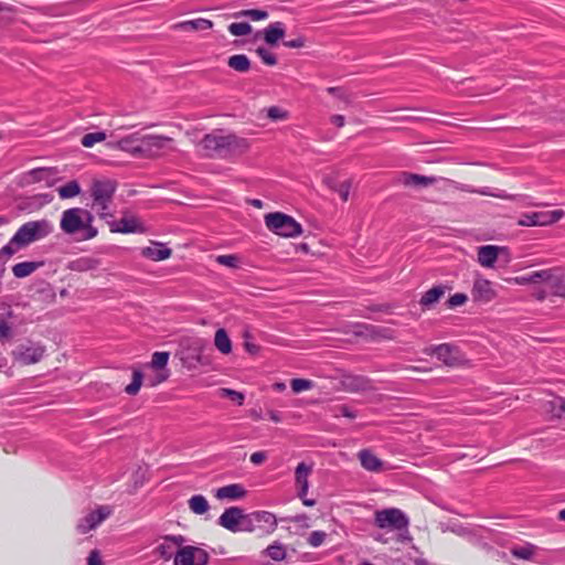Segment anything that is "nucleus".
Listing matches in <instances>:
<instances>
[{
    "label": "nucleus",
    "mask_w": 565,
    "mask_h": 565,
    "mask_svg": "<svg viewBox=\"0 0 565 565\" xmlns=\"http://www.w3.org/2000/svg\"><path fill=\"white\" fill-rule=\"evenodd\" d=\"M172 141V138L163 135L141 132L139 157L157 158L163 153Z\"/></svg>",
    "instance_id": "423d86ee"
},
{
    "label": "nucleus",
    "mask_w": 565,
    "mask_h": 565,
    "mask_svg": "<svg viewBox=\"0 0 565 565\" xmlns=\"http://www.w3.org/2000/svg\"><path fill=\"white\" fill-rule=\"evenodd\" d=\"M374 524L380 529L404 530L409 520L399 509L388 508L375 512Z\"/></svg>",
    "instance_id": "0eeeda50"
},
{
    "label": "nucleus",
    "mask_w": 565,
    "mask_h": 565,
    "mask_svg": "<svg viewBox=\"0 0 565 565\" xmlns=\"http://www.w3.org/2000/svg\"><path fill=\"white\" fill-rule=\"evenodd\" d=\"M189 509L194 513L202 515L206 513L210 509V504L206 500V498L202 494H195L191 497L188 501Z\"/></svg>",
    "instance_id": "473e14b6"
},
{
    "label": "nucleus",
    "mask_w": 565,
    "mask_h": 565,
    "mask_svg": "<svg viewBox=\"0 0 565 565\" xmlns=\"http://www.w3.org/2000/svg\"><path fill=\"white\" fill-rule=\"evenodd\" d=\"M169 356L168 352H154L152 354V360L147 364V367L158 370V373L154 376L146 377V384L148 386L153 387L168 379L169 373L164 367L168 364Z\"/></svg>",
    "instance_id": "4468645a"
},
{
    "label": "nucleus",
    "mask_w": 565,
    "mask_h": 565,
    "mask_svg": "<svg viewBox=\"0 0 565 565\" xmlns=\"http://www.w3.org/2000/svg\"><path fill=\"white\" fill-rule=\"evenodd\" d=\"M110 231L127 234L142 232L143 227L135 217H122L118 222L110 223Z\"/></svg>",
    "instance_id": "4be33fe9"
},
{
    "label": "nucleus",
    "mask_w": 565,
    "mask_h": 565,
    "mask_svg": "<svg viewBox=\"0 0 565 565\" xmlns=\"http://www.w3.org/2000/svg\"><path fill=\"white\" fill-rule=\"evenodd\" d=\"M222 397H230L232 401L236 402L238 405H242L244 402V395L241 392L231 390V388H221Z\"/></svg>",
    "instance_id": "6e6d98bb"
},
{
    "label": "nucleus",
    "mask_w": 565,
    "mask_h": 565,
    "mask_svg": "<svg viewBox=\"0 0 565 565\" xmlns=\"http://www.w3.org/2000/svg\"><path fill=\"white\" fill-rule=\"evenodd\" d=\"M228 31L232 35L243 36L252 32V26L247 22H234L228 25Z\"/></svg>",
    "instance_id": "37998d69"
},
{
    "label": "nucleus",
    "mask_w": 565,
    "mask_h": 565,
    "mask_svg": "<svg viewBox=\"0 0 565 565\" xmlns=\"http://www.w3.org/2000/svg\"><path fill=\"white\" fill-rule=\"evenodd\" d=\"M254 519H256L257 524H259V523L266 524L268 531H274L277 526L276 516L271 512L256 511V512H254Z\"/></svg>",
    "instance_id": "e433bc0d"
},
{
    "label": "nucleus",
    "mask_w": 565,
    "mask_h": 565,
    "mask_svg": "<svg viewBox=\"0 0 565 565\" xmlns=\"http://www.w3.org/2000/svg\"><path fill=\"white\" fill-rule=\"evenodd\" d=\"M258 56L262 58V61L267 64V65H276L277 64V58L276 56L270 53L267 49L265 47H258L256 50Z\"/></svg>",
    "instance_id": "5fc2aeb1"
},
{
    "label": "nucleus",
    "mask_w": 565,
    "mask_h": 565,
    "mask_svg": "<svg viewBox=\"0 0 565 565\" xmlns=\"http://www.w3.org/2000/svg\"><path fill=\"white\" fill-rule=\"evenodd\" d=\"M214 344L216 349L223 354H228L232 351V341L224 329L216 330Z\"/></svg>",
    "instance_id": "2f4dec72"
},
{
    "label": "nucleus",
    "mask_w": 565,
    "mask_h": 565,
    "mask_svg": "<svg viewBox=\"0 0 565 565\" xmlns=\"http://www.w3.org/2000/svg\"><path fill=\"white\" fill-rule=\"evenodd\" d=\"M111 514V508L108 505H100L97 510L89 512L82 518L77 523V531L82 534L89 532L97 527L104 520Z\"/></svg>",
    "instance_id": "2eb2a0df"
},
{
    "label": "nucleus",
    "mask_w": 565,
    "mask_h": 565,
    "mask_svg": "<svg viewBox=\"0 0 565 565\" xmlns=\"http://www.w3.org/2000/svg\"><path fill=\"white\" fill-rule=\"evenodd\" d=\"M291 390L295 393H300L302 391H307L313 387V383L310 380L306 379H294L290 382Z\"/></svg>",
    "instance_id": "09e8293b"
},
{
    "label": "nucleus",
    "mask_w": 565,
    "mask_h": 565,
    "mask_svg": "<svg viewBox=\"0 0 565 565\" xmlns=\"http://www.w3.org/2000/svg\"><path fill=\"white\" fill-rule=\"evenodd\" d=\"M13 245L14 244H11L10 241L0 249V274H3L6 271V263L17 252V248H14Z\"/></svg>",
    "instance_id": "79ce46f5"
},
{
    "label": "nucleus",
    "mask_w": 565,
    "mask_h": 565,
    "mask_svg": "<svg viewBox=\"0 0 565 565\" xmlns=\"http://www.w3.org/2000/svg\"><path fill=\"white\" fill-rule=\"evenodd\" d=\"M425 352L430 355H436V358L447 366H457L463 361L459 349L449 343L430 347L426 349Z\"/></svg>",
    "instance_id": "f8f14e48"
},
{
    "label": "nucleus",
    "mask_w": 565,
    "mask_h": 565,
    "mask_svg": "<svg viewBox=\"0 0 565 565\" xmlns=\"http://www.w3.org/2000/svg\"><path fill=\"white\" fill-rule=\"evenodd\" d=\"M244 347H245V350L250 354H257L259 351L258 345H256L247 340L245 341Z\"/></svg>",
    "instance_id": "69168bd1"
},
{
    "label": "nucleus",
    "mask_w": 565,
    "mask_h": 565,
    "mask_svg": "<svg viewBox=\"0 0 565 565\" xmlns=\"http://www.w3.org/2000/svg\"><path fill=\"white\" fill-rule=\"evenodd\" d=\"M116 190L117 182L111 179L94 180L90 185L92 210L96 211L102 220L114 218V213L109 211V207Z\"/></svg>",
    "instance_id": "7ed1b4c3"
},
{
    "label": "nucleus",
    "mask_w": 565,
    "mask_h": 565,
    "mask_svg": "<svg viewBox=\"0 0 565 565\" xmlns=\"http://www.w3.org/2000/svg\"><path fill=\"white\" fill-rule=\"evenodd\" d=\"M61 199H71L81 193L79 183L75 180L67 182L57 189Z\"/></svg>",
    "instance_id": "4c0bfd02"
},
{
    "label": "nucleus",
    "mask_w": 565,
    "mask_h": 565,
    "mask_svg": "<svg viewBox=\"0 0 565 565\" xmlns=\"http://www.w3.org/2000/svg\"><path fill=\"white\" fill-rule=\"evenodd\" d=\"M327 92L343 102L345 105H350L352 103L351 95L342 87H328Z\"/></svg>",
    "instance_id": "de8ad7c7"
},
{
    "label": "nucleus",
    "mask_w": 565,
    "mask_h": 565,
    "mask_svg": "<svg viewBox=\"0 0 565 565\" xmlns=\"http://www.w3.org/2000/svg\"><path fill=\"white\" fill-rule=\"evenodd\" d=\"M99 266V260L93 257L84 256L70 262L68 269L73 271H89L94 270Z\"/></svg>",
    "instance_id": "cd10ccee"
},
{
    "label": "nucleus",
    "mask_w": 565,
    "mask_h": 565,
    "mask_svg": "<svg viewBox=\"0 0 565 565\" xmlns=\"http://www.w3.org/2000/svg\"><path fill=\"white\" fill-rule=\"evenodd\" d=\"M552 291L555 296L565 298V276L561 271L557 274Z\"/></svg>",
    "instance_id": "603ef678"
},
{
    "label": "nucleus",
    "mask_w": 565,
    "mask_h": 565,
    "mask_svg": "<svg viewBox=\"0 0 565 565\" xmlns=\"http://www.w3.org/2000/svg\"><path fill=\"white\" fill-rule=\"evenodd\" d=\"M184 542L185 537L183 535H166L163 542L154 548V553L164 561H169L173 555V547L182 546Z\"/></svg>",
    "instance_id": "a211bd4d"
},
{
    "label": "nucleus",
    "mask_w": 565,
    "mask_h": 565,
    "mask_svg": "<svg viewBox=\"0 0 565 565\" xmlns=\"http://www.w3.org/2000/svg\"><path fill=\"white\" fill-rule=\"evenodd\" d=\"M401 181L406 186L427 188L435 184L438 178L404 172L401 177Z\"/></svg>",
    "instance_id": "5701e85b"
},
{
    "label": "nucleus",
    "mask_w": 565,
    "mask_h": 565,
    "mask_svg": "<svg viewBox=\"0 0 565 565\" xmlns=\"http://www.w3.org/2000/svg\"><path fill=\"white\" fill-rule=\"evenodd\" d=\"M327 533L323 531H313L307 539V542L312 547H319L326 541Z\"/></svg>",
    "instance_id": "3c124183"
},
{
    "label": "nucleus",
    "mask_w": 565,
    "mask_h": 565,
    "mask_svg": "<svg viewBox=\"0 0 565 565\" xmlns=\"http://www.w3.org/2000/svg\"><path fill=\"white\" fill-rule=\"evenodd\" d=\"M141 131L132 132L118 139L115 147L121 151L128 152L135 157H139Z\"/></svg>",
    "instance_id": "aec40b11"
},
{
    "label": "nucleus",
    "mask_w": 565,
    "mask_h": 565,
    "mask_svg": "<svg viewBox=\"0 0 565 565\" xmlns=\"http://www.w3.org/2000/svg\"><path fill=\"white\" fill-rule=\"evenodd\" d=\"M501 253H507L505 247L495 245H483L478 247V262L482 267L492 268Z\"/></svg>",
    "instance_id": "dca6fc26"
},
{
    "label": "nucleus",
    "mask_w": 565,
    "mask_h": 565,
    "mask_svg": "<svg viewBox=\"0 0 565 565\" xmlns=\"http://www.w3.org/2000/svg\"><path fill=\"white\" fill-rule=\"evenodd\" d=\"M41 264L34 262L18 263L12 267L13 275L17 278H24L35 271Z\"/></svg>",
    "instance_id": "f704fd0d"
},
{
    "label": "nucleus",
    "mask_w": 565,
    "mask_h": 565,
    "mask_svg": "<svg viewBox=\"0 0 565 565\" xmlns=\"http://www.w3.org/2000/svg\"><path fill=\"white\" fill-rule=\"evenodd\" d=\"M57 173L56 168H35L22 173L18 184L24 188L34 183L45 182L47 186H52L57 179Z\"/></svg>",
    "instance_id": "9b49d317"
},
{
    "label": "nucleus",
    "mask_w": 565,
    "mask_h": 565,
    "mask_svg": "<svg viewBox=\"0 0 565 565\" xmlns=\"http://www.w3.org/2000/svg\"><path fill=\"white\" fill-rule=\"evenodd\" d=\"M239 525V532H254L257 527V521L254 519V512L243 514Z\"/></svg>",
    "instance_id": "c03bdc74"
},
{
    "label": "nucleus",
    "mask_w": 565,
    "mask_h": 565,
    "mask_svg": "<svg viewBox=\"0 0 565 565\" xmlns=\"http://www.w3.org/2000/svg\"><path fill=\"white\" fill-rule=\"evenodd\" d=\"M472 297L476 301L489 302L495 297V291L489 280L478 278L473 282Z\"/></svg>",
    "instance_id": "6ab92c4d"
},
{
    "label": "nucleus",
    "mask_w": 565,
    "mask_h": 565,
    "mask_svg": "<svg viewBox=\"0 0 565 565\" xmlns=\"http://www.w3.org/2000/svg\"><path fill=\"white\" fill-rule=\"evenodd\" d=\"M142 381H143L142 372L135 369L132 372V381L129 385L126 386L125 392L128 395H136L142 385Z\"/></svg>",
    "instance_id": "ea45409f"
},
{
    "label": "nucleus",
    "mask_w": 565,
    "mask_h": 565,
    "mask_svg": "<svg viewBox=\"0 0 565 565\" xmlns=\"http://www.w3.org/2000/svg\"><path fill=\"white\" fill-rule=\"evenodd\" d=\"M285 35V26L282 22L270 23L264 30V40L269 45H276Z\"/></svg>",
    "instance_id": "bb28decb"
},
{
    "label": "nucleus",
    "mask_w": 565,
    "mask_h": 565,
    "mask_svg": "<svg viewBox=\"0 0 565 565\" xmlns=\"http://www.w3.org/2000/svg\"><path fill=\"white\" fill-rule=\"evenodd\" d=\"M173 30L182 31H205L213 28V22L204 18L181 21L171 26Z\"/></svg>",
    "instance_id": "b1692460"
},
{
    "label": "nucleus",
    "mask_w": 565,
    "mask_h": 565,
    "mask_svg": "<svg viewBox=\"0 0 565 565\" xmlns=\"http://www.w3.org/2000/svg\"><path fill=\"white\" fill-rule=\"evenodd\" d=\"M350 189H351V181L347 180L344 182H342L340 185H339V189L337 190L340 198L343 200V201H348L349 199V193H350Z\"/></svg>",
    "instance_id": "bf43d9fd"
},
{
    "label": "nucleus",
    "mask_w": 565,
    "mask_h": 565,
    "mask_svg": "<svg viewBox=\"0 0 565 565\" xmlns=\"http://www.w3.org/2000/svg\"><path fill=\"white\" fill-rule=\"evenodd\" d=\"M234 18L238 19L242 17H246L252 19L253 21H259L268 18V12L265 10H258V9H249V10H242L238 12H235L233 14Z\"/></svg>",
    "instance_id": "a19ab883"
},
{
    "label": "nucleus",
    "mask_w": 565,
    "mask_h": 565,
    "mask_svg": "<svg viewBox=\"0 0 565 565\" xmlns=\"http://www.w3.org/2000/svg\"><path fill=\"white\" fill-rule=\"evenodd\" d=\"M216 263L226 267L236 268L238 266V257L235 255H218Z\"/></svg>",
    "instance_id": "864d4df0"
},
{
    "label": "nucleus",
    "mask_w": 565,
    "mask_h": 565,
    "mask_svg": "<svg viewBox=\"0 0 565 565\" xmlns=\"http://www.w3.org/2000/svg\"><path fill=\"white\" fill-rule=\"evenodd\" d=\"M198 151L206 158L230 159L241 156L249 149L246 138L235 134L226 132L223 129H214L204 135L196 143Z\"/></svg>",
    "instance_id": "f257e3e1"
},
{
    "label": "nucleus",
    "mask_w": 565,
    "mask_h": 565,
    "mask_svg": "<svg viewBox=\"0 0 565 565\" xmlns=\"http://www.w3.org/2000/svg\"><path fill=\"white\" fill-rule=\"evenodd\" d=\"M244 512L241 508L231 507L218 518L217 523L231 532H239L241 520Z\"/></svg>",
    "instance_id": "f3484780"
},
{
    "label": "nucleus",
    "mask_w": 565,
    "mask_h": 565,
    "mask_svg": "<svg viewBox=\"0 0 565 565\" xmlns=\"http://www.w3.org/2000/svg\"><path fill=\"white\" fill-rule=\"evenodd\" d=\"M358 458L361 462V466L367 471L380 472L383 470L384 462L369 449L360 450Z\"/></svg>",
    "instance_id": "412c9836"
},
{
    "label": "nucleus",
    "mask_w": 565,
    "mask_h": 565,
    "mask_svg": "<svg viewBox=\"0 0 565 565\" xmlns=\"http://www.w3.org/2000/svg\"><path fill=\"white\" fill-rule=\"evenodd\" d=\"M106 139V134L103 131L89 132L82 138V145L86 148L93 147L96 142H100Z\"/></svg>",
    "instance_id": "a18cd8bd"
},
{
    "label": "nucleus",
    "mask_w": 565,
    "mask_h": 565,
    "mask_svg": "<svg viewBox=\"0 0 565 565\" xmlns=\"http://www.w3.org/2000/svg\"><path fill=\"white\" fill-rule=\"evenodd\" d=\"M330 121H331V124H332V125H334V126H337V127L341 128V127H343V126H344V124H345V118H344V116H342V115H332V116L330 117Z\"/></svg>",
    "instance_id": "0e129e2a"
},
{
    "label": "nucleus",
    "mask_w": 565,
    "mask_h": 565,
    "mask_svg": "<svg viewBox=\"0 0 565 565\" xmlns=\"http://www.w3.org/2000/svg\"><path fill=\"white\" fill-rule=\"evenodd\" d=\"M467 300H468L467 295L458 292V294L452 295L447 300V306H448V308H455V307L463 305Z\"/></svg>",
    "instance_id": "13d9d810"
},
{
    "label": "nucleus",
    "mask_w": 565,
    "mask_h": 565,
    "mask_svg": "<svg viewBox=\"0 0 565 565\" xmlns=\"http://www.w3.org/2000/svg\"><path fill=\"white\" fill-rule=\"evenodd\" d=\"M267 456L264 451H256L250 455V461L254 465H262L266 460Z\"/></svg>",
    "instance_id": "e2e57ef3"
},
{
    "label": "nucleus",
    "mask_w": 565,
    "mask_h": 565,
    "mask_svg": "<svg viewBox=\"0 0 565 565\" xmlns=\"http://www.w3.org/2000/svg\"><path fill=\"white\" fill-rule=\"evenodd\" d=\"M470 192L478 193V194H481V195H487V196L499 198V199H503V200H513L514 199L513 195L507 194L504 191L493 192V191H491L490 188H482V189H478V190H471Z\"/></svg>",
    "instance_id": "8fccbe9b"
},
{
    "label": "nucleus",
    "mask_w": 565,
    "mask_h": 565,
    "mask_svg": "<svg viewBox=\"0 0 565 565\" xmlns=\"http://www.w3.org/2000/svg\"><path fill=\"white\" fill-rule=\"evenodd\" d=\"M264 553L270 557L273 561L279 562L285 559L286 557V548L285 546L279 542H274L270 544Z\"/></svg>",
    "instance_id": "58836bf2"
},
{
    "label": "nucleus",
    "mask_w": 565,
    "mask_h": 565,
    "mask_svg": "<svg viewBox=\"0 0 565 565\" xmlns=\"http://www.w3.org/2000/svg\"><path fill=\"white\" fill-rule=\"evenodd\" d=\"M267 228L284 237H296L301 234V225L291 216L281 212L268 213L265 215Z\"/></svg>",
    "instance_id": "39448f33"
},
{
    "label": "nucleus",
    "mask_w": 565,
    "mask_h": 565,
    "mask_svg": "<svg viewBox=\"0 0 565 565\" xmlns=\"http://www.w3.org/2000/svg\"><path fill=\"white\" fill-rule=\"evenodd\" d=\"M284 45L290 49H300L305 45V39L302 36H299L294 40L285 41Z\"/></svg>",
    "instance_id": "680f3d73"
},
{
    "label": "nucleus",
    "mask_w": 565,
    "mask_h": 565,
    "mask_svg": "<svg viewBox=\"0 0 565 565\" xmlns=\"http://www.w3.org/2000/svg\"><path fill=\"white\" fill-rule=\"evenodd\" d=\"M87 565H104L98 551L94 550L89 553L87 557Z\"/></svg>",
    "instance_id": "052dcab7"
},
{
    "label": "nucleus",
    "mask_w": 565,
    "mask_h": 565,
    "mask_svg": "<svg viewBox=\"0 0 565 565\" xmlns=\"http://www.w3.org/2000/svg\"><path fill=\"white\" fill-rule=\"evenodd\" d=\"M558 271V269H544L533 271L531 273L533 277V284H536L539 281H545L553 289Z\"/></svg>",
    "instance_id": "72a5a7b5"
},
{
    "label": "nucleus",
    "mask_w": 565,
    "mask_h": 565,
    "mask_svg": "<svg viewBox=\"0 0 565 565\" xmlns=\"http://www.w3.org/2000/svg\"><path fill=\"white\" fill-rule=\"evenodd\" d=\"M45 354V347L41 343L26 341L19 344L12 351V358L21 365H31L39 363Z\"/></svg>",
    "instance_id": "6e6552de"
},
{
    "label": "nucleus",
    "mask_w": 565,
    "mask_h": 565,
    "mask_svg": "<svg viewBox=\"0 0 565 565\" xmlns=\"http://www.w3.org/2000/svg\"><path fill=\"white\" fill-rule=\"evenodd\" d=\"M171 249L164 247L162 244H156L154 246H148L142 248L141 255L154 262L164 260L171 256Z\"/></svg>",
    "instance_id": "a878e982"
},
{
    "label": "nucleus",
    "mask_w": 565,
    "mask_h": 565,
    "mask_svg": "<svg viewBox=\"0 0 565 565\" xmlns=\"http://www.w3.org/2000/svg\"><path fill=\"white\" fill-rule=\"evenodd\" d=\"M266 113L267 117L273 121L286 120L289 117L288 111L278 106H270L266 109Z\"/></svg>",
    "instance_id": "49530a36"
},
{
    "label": "nucleus",
    "mask_w": 565,
    "mask_h": 565,
    "mask_svg": "<svg viewBox=\"0 0 565 565\" xmlns=\"http://www.w3.org/2000/svg\"><path fill=\"white\" fill-rule=\"evenodd\" d=\"M227 64L231 68L242 73L247 72L250 67L249 58L245 54L232 55Z\"/></svg>",
    "instance_id": "c9c22d12"
},
{
    "label": "nucleus",
    "mask_w": 565,
    "mask_h": 565,
    "mask_svg": "<svg viewBox=\"0 0 565 565\" xmlns=\"http://www.w3.org/2000/svg\"><path fill=\"white\" fill-rule=\"evenodd\" d=\"M94 215L82 207H71L62 213L60 227L67 235H79L81 241L97 236L98 231L93 225Z\"/></svg>",
    "instance_id": "f03ea898"
},
{
    "label": "nucleus",
    "mask_w": 565,
    "mask_h": 565,
    "mask_svg": "<svg viewBox=\"0 0 565 565\" xmlns=\"http://www.w3.org/2000/svg\"><path fill=\"white\" fill-rule=\"evenodd\" d=\"M312 472V466L307 465L306 462H300L296 467L295 471V481L298 488V497L301 499L302 503L306 507H313L316 504V500L308 499L306 495L309 489L308 478Z\"/></svg>",
    "instance_id": "ddd939ff"
},
{
    "label": "nucleus",
    "mask_w": 565,
    "mask_h": 565,
    "mask_svg": "<svg viewBox=\"0 0 565 565\" xmlns=\"http://www.w3.org/2000/svg\"><path fill=\"white\" fill-rule=\"evenodd\" d=\"M510 552L518 559L532 561L536 555L537 546L532 543H525L511 547Z\"/></svg>",
    "instance_id": "c756f323"
},
{
    "label": "nucleus",
    "mask_w": 565,
    "mask_h": 565,
    "mask_svg": "<svg viewBox=\"0 0 565 565\" xmlns=\"http://www.w3.org/2000/svg\"><path fill=\"white\" fill-rule=\"evenodd\" d=\"M545 411L551 414L552 417L555 418H565V398L561 396H555L551 401L546 402Z\"/></svg>",
    "instance_id": "7c9ffc66"
},
{
    "label": "nucleus",
    "mask_w": 565,
    "mask_h": 565,
    "mask_svg": "<svg viewBox=\"0 0 565 565\" xmlns=\"http://www.w3.org/2000/svg\"><path fill=\"white\" fill-rule=\"evenodd\" d=\"M450 531L458 534V535H467L470 533V531L461 525H454L450 527Z\"/></svg>",
    "instance_id": "338daca9"
},
{
    "label": "nucleus",
    "mask_w": 565,
    "mask_h": 565,
    "mask_svg": "<svg viewBox=\"0 0 565 565\" xmlns=\"http://www.w3.org/2000/svg\"><path fill=\"white\" fill-rule=\"evenodd\" d=\"M13 337L12 327L0 318V342L10 340Z\"/></svg>",
    "instance_id": "4d7b16f0"
},
{
    "label": "nucleus",
    "mask_w": 565,
    "mask_h": 565,
    "mask_svg": "<svg viewBox=\"0 0 565 565\" xmlns=\"http://www.w3.org/2000/svg\"><path fill=\"white\" fill-rule=\"evenodd\" d=\"M289 520L295 523H300V524L308 526V524H307L308 516L306 514H298L292 518H289Z\"/></svg>",
    "instance_id": "774afa93"
},
{
    "label": "nucleus",
    "mask_w": 565,
    "mask_h": 565,
    "mask_svg": "<svg viewBox=\"0 0 565 565\" xmlns=\"http://www.w3.org/2000/svg\"><path fill=\"white\" fill-rule=\"evenodd\" d=\"M53 232V225L50 221L43 218L39 221H30L24 223L11 238V244L18 247L28 246L29 244L42 239Z\"/></svg>",
    "instance_id": "20e7f679"
},
{
    "label": "nucleus",
    "mask_w": 565,
    "mask_h": 565,
    "mask_svg": "<svg viewBox=\"0 0 565 565\" xmlns=\"http://www.w3.org/2000/svg\"><path fill=\"white\" fill-rule=\"evenodd\" d=\"M446 288L441 285L434 286L427 290L420 298L419 303L424 308H430L445 295Z\"/></svg>",
    "instance_id": "c85d7f7f"
},
{
    "label": "nucleus",
    "mask_w": 565,
    "mask_h": 565,
    "mask_svg": "<svg viewBox=\"0 0 565 565\" xmlns=\"http://www.w3.org/2000/svg\"><path fill=\"white\" fill-rule=\"evenodd\" d=\"M563 210L523 213L518 225L520 226H548L558 222L564 216Z\"/></svg>",
    "instance_id": "1a4fd4ad"
},
{
    "label": "nucleus",
    "mask_w": 565,
    "mask_h": 565,
    "mask_svg": "<svg viewBox=\"0 0 565 565\" xmlns=\"http://www.w3.org/2000/svg\"><path fill=\"white\" fill-rule=\"evenodd\" d=\"M209 553L196 546H181L175 553L173 565H206L209 563Z\"/></svg>",
    "instance_id": "9d476101"
},
{
    "label": "nucleus",
    "mask_w": 565,
    "mask_h": 565,
    "mask_svg": "<svg viewBox=\"0 0 565 565\" xmlns=\"http://www.w3.org/2000/svg\"><path fill=\"white\" fill-rule=\"evenodd\" d=\"M246 495V490L242 484L238 483H232L224 486L222 488H218L215 492V497L220 500L230 499V500H237L242 499Z\"/></svg>",
    "instance_id": "393cba45"
}]
</instances>
